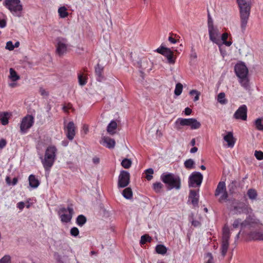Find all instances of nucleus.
Listing matches in <instances>:
<instances>
[{
    "mask_svg": "<svg viewBox=\"0 0 263 263\" xmlns=\"http://www.w3.org/2000/svg\"><path fill=\"white\" fill-rule=\"evenodd\" d=\"M230 237V230L227 226H225L222 230L221 245L220 247L221 253L223 257L226 256L229 249Z\"/></svg>",
    "mask_w": 263,
    "mask_h": 263,
    "instance_id": "8",
    "label": "nucleus"
},
{
    "mask_svg": "<svg viewBox=\"0 0 263 263\" xmlns=\"http://www.w3.org/2000/svg\"><path fill=\"white\" fill-rule=\"evenodd\" d=\"M117 128V123L114 121L112 120L108 125L107 127V133L111 135H114L116 132V129Z\"/></svg>",
    "mask_w": 263,
    "mask_h": 263,
    "instance_id": "24",
    "label": "nucleus"
},
{
    "mask_svg": "<svg viewBox=\"0 0 263 263\" xmlns=\"http://www.w3.org/2000/svg\"><path fill=\"white\" fill-rule=\"evenodd\" d=\"M239 8L240 27L243 31L246 30L251 8V0H237Z\"/></svg>",
    "mask_w": 263,
    "mask_h": 263,
    "instance_id": "2",
    "label": "nucleus"
},
{
    "mask_svg": "<svg viewBox=\"0 0 263 263\" xmlns=\"http://www.w3.org/2000/svg\"><path fill=\"white\" fill-rule=\"evenodd\" d=\"M3 4L13 15L22 16L23 8L20 0H5Z\"/></svg>",
    "mask_w": 263,
    "mask_h": 263,
    "instance_id": "7",
    "label": "nucleus"
},
{
    "mask_svg": "<svg viewBox=\"0 0 263 263\" xmlns=\"http://www.w3.org/2000/svg\"><path fill=\"white\" fill-rule=\"evenodd\" d=\"M194 161L191 159L186 160L184 163V166L187 169L193 168L194 167Z\"/></svg>",
    "mask_w": 263,
    "mask_h": 263,
    "instance_id": "39",
    "label": "nucleus"
},
{
    "mask_svg": "<svg viewBox=\"0 0 263 263\" xmlns=\"http://www.w3.org/2000/svg\"><path fill=\"white\" fill-rule=\"evenodd\" d=\"M146 176L145 178L147 180H151L153 178V174L154 170L152 168H148L145 171Z\"/></svg>",
    "mask_w": 263,
    "mask_h": 263,
    "instance_id": "40",
    "label": "nucleus"
},
{
    "mask_svg": "<svg viewBox=\"0 0 263 263\" xmlns=\"http://www.w3.org/2000/svg\"><path fill=\"white\" fill-rule=\"evenodd\" d=\"M195 139H193L192 140H191V144L192 146H194L195 144Z\"/></svg>",
    "mask_w": 263,
    "mask_h": 263,
    "instance_id": "62",
    "label": "nucleus"
},
{
    "mask_svg": "<svg viewBox=\"0 0 263 263\" xmlns=\"http://www.w3.org/2000/svg\"><path fill=\"white\" fill-rule=\"evenodd\" d=\"M249 238L254 240L263 241V231H254L249 234Z\"/></svg>",
    "mask_w": 263,
    "mask_h": 263,
    "instance_id": "22",
    "label": "nucleus"
},
{
    "mask_svg": "<svg viewBox=\"0 0 263 263\" xmlns=\"http://www.w3.org/2000/svg\"><path fill=\"white\" fill-rule=\"evenodd\" d=\"M173 36H176V34H174L173 33H170V36L168 37V40L172 44H175L177 43V40L173 37Z\"/></svg>",
    "mask_w": 263,
    "mask_h": 263,
    "instance_id": "47",
    "label": "nucleus"
},
{
    "mask_svg": "<svg viewBox=\"0 0 263 263\" xmlns=\"http://www.w3.org/2000/svg\"><path fill=\"white\" fill-rule=\"evenodd\" d=\"M34 117L32 115H27L24 117L20 123V132L25 134L34 124Z\"/></svg>",
    "mask_w": 263,
    "mask_h": 263,
    "instance_id": "12",
    "label": "nucleus"
},
{
    "mask_svg": "<svg viewBox=\"0 0 263 263\" xmlns=\"http://www.w3.org/2000/svg\"><path fill=\"white\" fill-rule=\"evenodd\" d=\"M10 74L8 76L9 79L12 82H16L20 79V77L17 74L15 70L11 68L9 69Z\"/></svg>",
    "mask_w": 263,
    "mask_h": 263,
    "instance_id": "27",
    "label": "nucleus"
},
{
    "mask_svg": "<svg viewBox=\"0 0 263 263\" xmlns=\"http://www.w3.org/2000/svg\"><path fill=\"white\" fill-rule=\"evenodd\" d=\"M207 257H208L209 259L206 263H213V257L211 253H209L206 254Z\"/></svg>",
    "mask_w": 263,
    "mask_h": 263,
    "instance_id": "52",
    "label": "nucleus"
},
{
    "mask_svg": "<svg viewBox=\"0 0 263 263\" xmlns=\"http://www.w3.org/2000/svg\"><path fill=\"white\" fill-rule=\"evenodd\" d=\"M76 126L73 122H69L65 126V130L67 138L70 141L72 140L76 135Z\"/></svg>",
    "mask_w": 263,
    "mask_h": 263,
    "instance_id": "18",
    "label": "nucleus"
},
{
    "mask_svg": "<svg viewBox=\"0 0 263 263\" xmlns=\"http://www.w3.org/2000/svg\"><path fill=\"white\" fill-rule=\"evenodd\" d=\"M162 181L167 186L168 190H179L181 187V179L178 176L170 173H164L161 176Z\"/></svg>",
    "mask_w": 263,
    "mask_h": 263,
    "instance_id": "4",
    "label": "nucleus"
},
{
    "mask_svg": "<svg viewBox=\"0 0 263 263\" xmlns=\"http://www.w3.org/2000/svg\"><path fill=\"white\" fill-rule=\"evenodd\" d=\"M6 145V141L5 139H1L0 140V148H4Z\"/></svg>",
    "mask_w": 263,
    "mask_h": 263,
    "instance_id": "53",
    "label": "nucleus"
},
{
    "mask_svg": "<svg viewBox=\"0 0 263 263\" xmlns=\"http://www.w3.org/2000/svg\"><path fill=\"white\" fill-rule=\"evenodd\" d=\"M17 181H18V180L16 178H14L13 179V181H12V185H15L17 182Z\"/></svg>",
    "mask_w": 263,
    "mask_h": 263,
    "instance_id": "61",
    "label": "nucleus"
},
{
    "mask_svg": "<svg viewBox=\"0 0 263 263\" xmlns=\"http://www.w3.org/2000/svg\"><path fill=\"white\" fill-rule=\"evenodd\" d=\"M151 240V238L147 235H143L141 237L140 243L142 245L145 244L147 242H149Z\"/></svg>",
    "mask_w": 263,
    "mask_h": 263,
    "instance_id": "41",
    "label": "nucleus"
},
{
    "mask_svg": "<svg viewBox=\"0 0 263 263\" xmlns=\"http://www.w3.org/2000/svg\"><path fill=\"white\" fill-rule=\"evenodd\" d=\"M122 166L125 168H129L132 165V161L127 158L124 159L121 162Z\"/></svg>",
    "mask_w": 263,
    "mask_h": 263,
    "instance_id": "38",
    "label": "nucleus"
},
{
    "mask_svg": "<svg viewBox=\"0 0 263 263\" xmlns=\"http://www.w3.org/2000/svg\"><path fill=\"white\" fill-rule=\"evenodd\" d=\"M92 160H93V163H95V164L99 163V162L100 161V159L98 157L93 158Z\"/></svg>",
    "mask_w": 263,
    "mask_h": 263,
    "instance_id": "57",
    "label": "nucleus"
},
{
    "mask_svg": "<svg viewBox=\"0 0 263 263\" xmlns=\"http://www.w3.org/2000/svg\"><path fill=\"white\" fill-rule=\"evenodd\" d=\"M156 251L159 254H165L167 252L166 248L162 245H158L156 247Z\"/></svg>",
    "mask_w": 263,
    "mask_h": 263,
    "instance_id": "32",
    "label": "nucleus"
},
{
    "mask_svg": "<svg viewBox=\"0 0 263 263\" xmlns=\"http://www.w3.org/2000/svg\"><path fill=\"white\" fill-rule=\"evenodd\" d=\"M62 145L64 146H66L68 145V142L66 141H63Z\"/></svg>",
    "mask_w": 263,
    "mask_h": 263,
    "instance_id": "64",
    "label": "nucleus"
},
{
    "mask_svg": "<svg viewBox=\"0 0 263 263\" xmlns=\"http://www.w3.org/2000/svg\"><path fill=\"white\" fill-rule=\"evenodd\" d=\"M189 126L191 129H197L200 127L201 123L195 118H178L175 123L174 127L177 130L181 129L182 126Z\"/></svg>",
    "mask_w": 263,
    "mask_h": 263,
    "instance_id": "6",
    "label": "nucleus"
},
{
    "mask_svg": "<svg viewBox=\"0 0 263 263\" xmlns=\"http://www.w3.org/2000/svg\"><path fill=\"white\" fill-rule=\"evenodd\" d=\"M11 114L8 112H0V122L3 125H6L9 123V119Z\"/></svg>",
    "mask_w": 263,
    "mask_h": 263,
    "instance_id": "23",
    "label": "nucleus"
},
{
    "mask_svg": "<svg viewBox=\"0 0 263 263\" xmlns=\"http://www.w3.org/2000/svg\"><path fill=\"white\" fill-rule=\"evenodd\" d=\"M190 94L191 95H196L194 99V101H198L199 99V96H200V92H199L198 91H197L196 90H192L190 91Z\"/></svg>",
    "mask_w": 263,
    "mask_h": 263,
    "instance_id": "44",
    "label": "nucleus"
},
{
    "mask_svg": "<svg viewBox=\"0 0 263 263\" xmlns=\"http://www.w3.org/2000/svg\"><path fill=\"white\" fill-rule=\"evenodd\" d=\"M87 77L84 76L83 74H78V81L81 86H84L87 83Z\"/></svg>",
    "mask_w": 263,
    "mask_h": 263,
    "instance_id": "35",
    "label": "nucleus"
},
{
    "mask_svg": "<svg viewBox=\"0 0 263 263\" xmlns=\"http://www.w3.org/2000/svg\"><path fill=\"white\" fill-rule=\"evenodd\" d=\"M163 188V184L159 182L153 183V189L156 193H160Z\"/></svg>",
    "mask_w": 263,
    "mask_h": 263,
    "instance_id": "37",
    "label": "nucleus"
},
{
    "mask_svg": "<svg viewBox=\"0 0 263 263\" xmlns=\"http://www.w3.org/2000/svg\"><path fill=\"white\" fill-rule=\"evenodd\" d=\"M208 32L210 41L217 45L220 49L222 45L228 47L232 45V41L231 40L227 41L229 34L225 32L221 34L219 29L217 27H214L212 24H209Z\"/></svg>",
    "mask_w": 263,
    "mask_h": 263,
    "instance_id": "1",
    "label": "nucleus"
},
{
    "mask_svg": "<svg viewBox=\"0 0 263 263\" xmlns=\"http://www.w3.org/2000/svg\"><path fill=\"white\" fill-rule=\"evenodd\" d=\"M199 193L198 192H196L194 190H191L189 195V199L191 201L192 204L194 206H196L198 205V201H199Z\"/></svg>",
    "mask_w": 263,
    "mask_h": 263,
    "instance_id": "21",
    "label": "nucleus"
},
{
    "mask_svg": "<svg viewBox=\"0 0 263 263\" xmlns=\"http://www.w3.org/2000/svg\"><path fill=\"white\" fill-rule=\"evenodd\" d=\"M156 51L166 57L168 64L173 65L175 63L176 58L174 55L173 52L170 48L160 46Z\"/></svg>",
    "mask_w": 263,
    "mask_h": 263,
    "instance_id": "13",
    "label": "nucleus"
},
{
    "mask_svg": "<svg viewBox=\"0 0 263 263\" xmlns=\"http://www.w3.org/2000/svg\"><path fill=\"white\" fill-rule=\"evenodd\" d=\"M15 82H13V83H11L9 84V86L11 88H14L17 86V84Z\"/></svg>",
    "mask_w": 263,
    "mask_h": 263,
    "instance_id": "59",
    "label": "nucleus"
},
{
    "mask_svg": "<svg viewBox=\"0 0 263 263\" xmlns=\"http://www.w3.org/2000/svg\"><path fill=\"white\" fill-rule=\"evenodd\" d=\"M6 26V22L4 20H0V28H4Z\"/></svg>",
    "mask_w": 263,
    "mask_h": 263,
    "instance_id": "55",
    "label": "nucleus"
},
{
    "mask_svg": "<svg viewBox=\"0 0 263 263\" xmlns=\"http://www.w3.org/2000/svg\"><path fill=\"white\" fill-rule=\"evenodd\" d=\"M183 86L180 83H178L176 84L175 86V88L174 90V93L176 96H178L180 95L182 92Z\"/></svg>",
    "mask_w": 263,
    "mask_h": 263,
    "instance_id": "36",
    "label": "nucleus"
},
{
    "mask_svg": "<svg viewBox=\"0 0 263 263\" xmlns=\"http://www.w3.org/2000/svg\"><path fill=\"white\" fill-rule=\"evenodd\" d=\"M123 197L127 199H130L133 197V192L130 187L125 189L122 192Z\"/></svg>",
    "mask_w": 263,
    "mask_h": 263,
    "instance_id": "31",
    "label": "nucleus"
},
{
    "mask_svg": "<svg viewBox=\"0 0 263 263\" xmlns=\"http://www.w3.org/2000/svg\"><path fill=\"white\" fill-rule=\"evenodd\" d=\"M29 185L32 188H36L40 185L39 180L33 175H30L28 178Z\"/></svg>",
    "mask_w": 263,
    "mask_h": 263,
    "instance_id": "26",
    "label": "nucleus"
},
{
    "mask_svg": "<svg viewBox=\"0 0 263 263\" xmlns=\"http://www.w3.org/2000/svg\"><path fill=\"white\" fill-rule=\"evenodd\" d=\"M58 13L59 16L61 18H65L68 16V13L67 12V9L65 6L60 7L58 9Z\"/></svg>",
    "mask_w": 263,
    "mask_h": 263,
    "instance_id": "28",
    "label": "nucleus"
},
{
    "mask_svg": "<svg viewBox=\"0 0 263 263\" xmlns=\"http://www.w3.org/2000/svg\"><path fill=\"white\" fill-rule=\"evenodd\" d=\"M223 140L227 143V147L231 148L234 147L235 143V139L233 137L232 132H228L227 134L223 136Z\"/></svg>",
    "mask_w": 263,
    "mask_h": 263,
    "instance_id": "20",
    "label": "nucleus"
},
{
    "mask_svg": "<svg viewBox=\"0 0 263 263\" xmlns=\"http://www.w3.org/2000/svg\"><path fill=\"white\" fill-rule=\"evenodd\" d=\"M5 48L8 50L12 51L14 49L13 44L12 41H8L6 43Z\"/></svg>",
    "mask_w": 263,
    "mask_h": 263,
    "instance_id": "45",
    "label": "nucleus"
},
{
    "mask_svg": "<svg viewBox=\"0 0 263 263\" xmlns=\"http://www.w3.org/2000/svg\"><path fill=\"white\" fill-rule=\"evenodd\" d=\"M218 103L222 105L226 104L228 102L227 99L226 98V95L224 92H220L217 98Z\"/></svg>",
    "mask_w": 263,
    "mask_h": 263,
    "instance_id": "29",
    "label": "nucleus"
},
{
    "mask_svg": "<svg viewBox=\"0 0 263 263\" xmlns=\"http://www.w3.org/2000/svg\"><path fill=\"white\" fill-rule=\"evenodd\" d=\"M192 109L189 107H186L185 108L184 112L185 115L189 116L192 113Z\"/></svg>",
    "mask_w": 263,
    "mask_h": 263,
    "instance_id": "54",
    "label": "nucleus"
},
{
    "mask_svg": "<svg viewBox=\"0 0 263 263\" xmlns=\"http://www.w3.org/2000/svg\"><path fill=\"white\" fill-rule=\"evenodd\" d=\"M198 150V148L196 147H193L190 150V152L191 153H196Z\"/></svg>",
    "mask_w": 263,
    "mask_h": 263,
    "instance_id": "58",
    "label": "nucleus"
},
{
    "mask_svg": "<svg viewBox=\"0 0 263 263\" xmlns=\"http://www.w3.org/2000/svg\"><path fill=\"white\" fill-rule=\"evenodd\" d=\"M20 46V43L19 42H16L14 45H13V46H14V48L15 47H18V46Z\"/></svg>",
    "mask_w": 263,
    "mask_h": 263,
    "instance_id": "63",
    "label": "nucleus"
},
{
    "mask_svg": "<svg viewBox=\"0 0 263 263\" xmlns=\"http://www.w3.org/2000/svg\"><path fill=\"white\" fill-rule=\"evenodd\" d=\"M215 196H219L218 201L220 202L226 201L228 198V194L227 191L226 183L223 181L219 182L215 190Z\"/></svg>",
    "mask_w": 263,
    "mask_h": 263,
    "instance_id": "10",
    "label": "nucleus"
},
{
    "mask_svg": "<svg viewBox=\"0 0 263 263\" xmlns=\"http://www.w3.org/2000/svg\"><path fill=\"white\" fill-rule=\"evenodd\" d=\"M6 182L8 185L11 184V179L9 177L7 176L6 178Z\"/></svg>",
    "mask_w": 263,
    "mask_h": 263,
    "instance_id": "60",
    "label": "nucleus"
},
{
    "mask_svg": "<svg viewBox=\"0 0 263 263\" xmlns=\"http://www.w3.org/2000/svg\"><path fill=\"white\" fill-rule=\"evenodd\" d=\"M100 143L108 148L111 149L115 147L116 142L114 139L108 137L104 136L102 138Z\"/></svg>",
    "mask_w": 263,
    "mask_h": 263,
    "instance_id": "19",
    "label": "nucleus"
},
{
    "mask_svg": "<svg viewBox=\"0 0 263 263\" xmlns=\"http://www.w3.org/2000/svg\"><path fill=\"white\" fill-rule=\"evenodd\" d=\"M25 207V203L23 201L19 202L17 203V208L22 211Z\"/></svg>",
    "mask_w": 263,
    "mask_h": 263,
    "instance_id": "51",
    "label": "nucleus"
},
{
    "mask_svg": "<svg viewBox=\"0 0 263 263\" xmlns=\"http://www.w3.org/2000/svg\"><path fill=\"white\" fill-rule=\"evenodd\" d=\"M235 72L239 78V82L241 85L247 88L249 86L248 69L243 63H237L235 66Z\"/></svg>",
    "mask_w": 263,
    "mask_h": 263,
    "instance_id": "5",
    "label": "nucleus"
},
{
    "mask_svg": "<svg viewBox=\"0 0 263 263\" xmlns=\"http://www.w3.org/2000/svg\"><path fill=\"white\" fill-rule=\"evenodd\" d=\"M11 257L8 255H5L0 259V263H10Z\"/></svg>",
    "mask_w": 263,
    "mask_h": 263,
    "instance_id": "43",
    "label": "nucleus"
},
{
    "mask_svg": "<svg viewBox=\"0 0 263 263\" xmlns=\"http://www.w3.org/2000/svg\"><path fill=\"white\" fill-rule=\"evenodd\" d=\"M259 223V220L254 218L249 217L242 222H241L240 219H236L233 223V227L234 228H237L239 227L243 228L248 226L250 227H255V226L258 225Z\"/></svg>",
    "mask_w": 263,
    "mask_h": 263,
    "instance_id": "11",
    "label": "nucleus"
},
{
    "mask_svg": "<svg viewBox=\"0 0 263 263\" xmlns=\"http://www.w3.org/2000/svg\"><path fill=\"white\" fill-rule=\"evenodd\" d=\"M202 180V175L200 172H194L189 176V185L190 187H199L200 186Z\"/></svg>",
    "mask_w": 263,
    "mask_h": 263,
    "instance_id": "14",
    "label": "nucleus"
},
{
    "mask_svg": "<svg viewBox=\"0 0 263 263\" xmlns=\"http://www.w3.org/2000/svg\"><path fill=\"white\" fill-rule=\"evenodd\" d=\"M73 212V209L71 207H68L67 209L61 208L58 212V214L62 222L67 223L70 221Z\"/></svg>",
    "mask_w": 263,
    "mask_h": 263,
    "instance_id": "15",
    "label": "nucleus"
},
{
    "mask_svg": "<svg viewBox=\"0 0 263 263\" xmlns=\"http://www.w3.org/2000/svg\"><path fill=\"white\" fill-rule=\"evenodd\" d=\"M247 195L251 200H255L257 198V194L254 189H249L248 191Z\"/></svg>",
    "mask_w": 263,
    "mask_h": 263,
    "instance_id": "34",
    "label": "nucleus"
},
{
    "mask_svg": "<svg viewBox=\"0 0 263 263\" xmlns=\"http://www.w3.org/2000/svg\"><path fill=\"white\" fill-rule=\"evenodd\" d=\"M70 235L74 237H77L79 234V230L77 227H73L70 231Z\"/></svg>",
    "mask_w": 263,
    "mask_h": 263,
    "instance_id": "42",
    "label": "nucleus"
},
{
    "mask_svg": "<svg viewBox=\"0 0 263 263\" xmlns=\"http://www.w3.org/2000/svg\"><path fill=\"white\" fill-rule=\"evenodd\" d=\"M54 257L57 261V263L63 261L61 255H60L58 253L55 252L54 253Z\"/></svg>",
    "mask_w": 263,
    "mask_h": 263,
    "instance_id": "48",
    "label": "nucleus"
},
{
    "mask_svg": "<svg viewBox=\"0 0 263 263\" xmlns=\"http://www.w3.org/2000/svg\"><path fill=\"white\" fill-rule=\"evenodd\" d=\"M234 117L236 119L246 121L247 118V107L246 105H242L235 111Z\"/></svg>",
    "mask_w": 263,
    "mask_h": 263,
    "instance_id": "17",
    "label": "nucleus"
},
{
    "mask_svg": "<svg viewBox=\"0 0 263 263\" xmlns=\"http://www.w3.org/2000/svg\"><path fill=\"white\" fill-rule=\"evenodd\" d=\"M130 174L125 171L120 172L118 177V186L119 187L123 188L127 186L129 183Z\"/></svg>",
    "mask_w": 263,
    "mask_h": 263,
    "instance_id": "16",
    "label": "nucleus"
},
{
    "mask_svg": "<svg viewBox=\"0 0 263 263\" xmlns=\"http://www.w3.org/2000/svg\"><path fill=\"white\" fill-rule=\"evenodd\" d=\"M68 43L67 40L62 37H58L56 39V53L59 56H63L68 51Z\"/></svg>",
    "mask_w": 263,
    "mask_h": 263,
    "instance_id": "9",
    "label": "nucleus"
},
{
    "mask_svg": "<svg viewBox=\"0 0 263 263\" xmlns=\"http://www.w3.org/2000/svg\"><path fill=\"white\" fill-rule=\"evenodd\" d=\"M57 148L54 145H50L45 150L44 156L40 157L42 164L46 171H50L57 156Z\"/></svg>",
    "mask_w": 263,
    "mask_h": 263,
    "instance_id": "3",
    "label": "nucleus"
},
{
    "mask_svg": "<svg viewBox=\"0 0 263 263\" xmlns=\"http://www.w3.org/2000/svg\"><path fill=\"white\" fill-rule=\"evenodd\" d=\"M103 67L100 64H97L95 67V73L97 76V80L99 82L102 81L103 79Z\"/></svg>",
    "mask_w": 263,
    "mask_h": 263,
    "instance_id": "25",
    "label": "nucleus"
},
{
    "mask_svg": "<svg viewBox=\"0 0 263 263\" xmlns=\"http://www.w3.org/2000/svg\"><path fill=\"white\" fill-rule=\"evenodd\" d=\"M254 124L257 130L263 131V118H259L255 120Z\"/></svg>",
    "mask_w": 263,
    "mask_h": 263,
    "instance_id": "30",
    "label": "nucleus"
},
{
    "mask_svg": "<svg viewBox=\"0 0 263 263\" xmlns=\"http://www.w3.org/2000/svg\"><path fill=\"white\" fill-rule=\"evenodd\" d=\"M86 218L84 215H80L78 216L76 222L78 226L82 227L86 223Z\"/></svg>",
    "mask_w": 263,
    "mask_h": 263,
    "instance_id": "33",
    "label": "nucleus"
},
{
    "mask_svg": "<svg viewBox=\"0 0 263 263\" xmlns=\"http://www.w3.org/2000/svg\"><path fill=\"white\" fill-rule=\"evenodd\" d=\"M192 224L193 226H194V227H198L200 225V223L199 221L198 220H192Z\"/></svg>",
    "mask_w": 263,
    "mask_h": 263,
    "instance_id": "56",
    "label": "nucleus"
},
{
    "mask_svg": "<svg viewBox=\"0 0 263 263\" xmlns=\"http://www.w3.org/2000/svg\"><path fill=\"white\" fill-rule=\"evenodd\" d=\"M255 156L257 159L261 160L263 159V153L261 151H255Z\"/></svg>",
    "mask_w": 263,
    "mask_h": 263,
    "instance_id": "46",
    "label": "nucleus"
},
{
    "mask_svg": "<svg viewBox=\"0 0 263 263\" xmlns=\"http://www.w3.org/2000/svg\"><path fill=\"white\" fill-rule=\"evenodd\" d=\"M72 107V105L71 104H68L67 105H64L63 107V110L64 112H68V109L71 108Z\"/></svg>",
    "mask_w": 263,
    "mask_h": 263,
    "instance_id": "50",
    "label": "nucleus"
},
{
    "mask_svg": "<svg viewBox=\"0 0 263 263\" xmlns=\"http://www.w3.org/2000/svg\"><path fill=\"white\" fill-rule=\"evenodd\" d=\"M39 92L43 96L47 97L48 96V92L43 87L40 88Z\"/></svg>",
    "mask_w": 263,
    "mask_h": 263,
    "instance_id": "49",
    "label": "nucleus"
}]
</instances>
